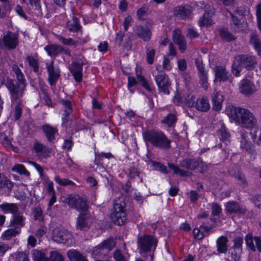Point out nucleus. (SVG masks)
Here are the masks:
<instances>
[{"mask_svg":"<svg viewBox=\"0 0 261 261\" xmlns=\"http://www.w3.org/2000/svg\"><path fill=\"white\" fill-rule=\"evenodd\" d=\"M230 118L243 127L251 128L257 123L254 115L248 110L232 107L229 114Z\"/></svg>","mask_w":261,"mask_h":261,"instance_id":"1","label":"nucleus"},{"mask_svg":"<svg viewBox=\"0 0 261 261\" xmlns=\"http://www.w3.org/2000/svg\"><path fill=\"white\" fill-rule=\"evenodd\" d=\"M143 137L146 143L154 147L167 149L171 147V140L161 131L149 130L143 133Z\"/></svg>","mask_w":261,"mask_h":261,"instance_id":"2","label":"nucleus"},{"mask_svg":"<svg viewBox=\"0 0 261 261\" xmlns=\"http://www.w3.org/2000/svg\"><path fill=\"white\" fill-rule=\"evenodd\" d=\"M157 244V239L152 235H144L139 237L138 239L139 253L142 255H149L151 261H153Z\"/></svg>","mask_w":261,"mask_h":261,"instance_id":"3","label":"nucleus"},{"mask_svg":"<svg viewBox=\"0 0 261 261\" xmlns=\"http://www.w3.org/2000/svg\"><path fill=\"white\" fill-rule=\"evenodd\" d=\"M124 198L120 197L114 200L113 208L112 210L111 218L115 224L123 225L127 220Z\"/></svg>","mask_w":261,"mask_h":261,"instance_id":"4","label":"nucleus"},{"mask_svg":"<svg viewBox=\"0 0 261 261\" xmlns=\"http://www.w3.org/2000/svg\"><path fill=\"white\" fill-rule=\"evenodd\" d=\"M5 85L10 92L12 102H21L20 98L24 95L26 83L17 82L16 85L13 80L8 79Z\"/></svg>","mask_w":261,"mask_h":261,"instance_id":"5","label":"nucleus"},{"mask_svg":"<svg viewBox=\"0 0 261 261\" xmlns=\"http://www.w3.org/2000/svg\"><path fill=\"white\" fill-rule=\"evenodd\" d=\"M65 202L69 206L77 211L87 212L89 208L87 201L78 194H71L66 198Z\"/></svg>","mask_w":261,"mask_h":261,"instance_id":"6","label":"nucleus"},{"mask_svg":"<svg viewBox=\"0 0 261 261\" xmlns=\"http://www.w3.org/2000/svg\"><path fill=\"white\" fill-rule=\"evenodd\" d=\"M93 222L91 214L87 212H81L79 215L76 222V228L78 230L85 231L88 229Z\"/></svg>","mask_w":261,"mask_h":261,"instance_id":"7","label":"nucleus"},{"mask_svg":"<svg viewBox=\"0 0 261 261\" xmlns=\"http://www.w3.org/2000/svg\"><path fill=\"white\" fill-rule=\"evenodd\" d=\"M180 166L191 170L198 169L201 173H204L207 168L206 164L200 160L191 159L184 160L180 162Z\"/></svg>","mask_w":261,"mask_h":261,"instance_id":"8","label":"nucleus"},{"mask_svg":"<svg viewBox=\"0 0 261 261\" xmlns=\"http://www.w3.org/2000/svg\"><path fill=\"white\" fill-rule=\"evenodd\" d=\"M52 239L58 243H66L71 239L72 234L70 231L63 228H56L52 232Z\"/></svg>","mask_w":261,"mask_h":261,"instance_id":"9","label":"nucleus"},{"mask_svg":"<svg viewBox=\"0 0 261 261\" xmlns=\"http://www.w3.org/2000/svg\"><path fill=\"white\" fill-rule=\"evenodd\" d=\"M154 80L159 91L164 94H169L171 84L169 81L168 76L164 73H160L154 76Z\"/></svg>","mask_w":261,"mask_h":261,"instance_id":"10","label":"nucleus"},{"mask_svg":"<svg viewBox=\"0 0 261 261\" xmlns=\"http://www.w3.org/2000/svg\"><path fill=\"white\" fill-rule=\"evenodd\" d=\"M18 37L17 33L8 32L3 38L5 47L8 49H15L18 44Z\"/></svg>","mask_w":261,"mask_h":261,"instance_id":"11","label":"nucleus"},{"mask_svg":"<svg viewBox=\"0 0 261 261\" xmlns=\"http://www.w3.org/2000/svg\"><path fill=\"white\" fill-rule=\"evenodd\" d=\"M243 67L248 70H252L257 63L256 59L254 56L249 55L241 54L236 56Z\"/></svg>","mask_w":261,"mask_h":261,"instance_id":"12","label":"nucleus"},{"mask_svg":"<svg viewBox=\"0 0 261 261\" xmlns=\"http://www.w3.org/2000/svg\"><path fill=\"white\" fill-rule=\"evenodd\" d=\"M46 67L48 74V81L50 85H55L60 77V70L55 68L54 61L46 63Z\"/></svg>","mask_w":261,"mask_h":261,"instance_id":"13","label":"nucleus"},{"mask_svg":"<svg viewBox=\"0 0 261 261\" xmlns=\"http://www.w3.org/2000/svg\"><path fill=\"white\" fill-rule=\"evenodd\" d=\"M84 64L85 62L82 59H78L71 64L70 72L76 82H80L82 80L83 65Z\"/></svg>","mask_w":261,"mask_h":261,"instance_id":"14","label":"nucleus"},{"mask_svg":"<svg viewBox=\"0 0 261 261\" xmlns=\"http://www.w3.org/2000/svg\"><path fill=\"white\" fill-rule=\"evenodd\" d=\"M33 149L39 158H47L51 153V148L37 140L35 141Z\"/></svg>","mask_w":261,"mask_h":261,"instance_id":"15","label":"nucleus"},{"mask_svg":"<svg viewBox=\"0 0 261 261\" xmlns=\"http://www.w3.org/2000/svg\"><path fill=\"white\" fill-rule=\"evenodd\" d=\"M239 89L240 93L246 96L250 95L256 91L254 84L247 79H243L241 81Z\"/></svg>","mask_w":261,"mask_h":261,"instance_id":"16","label":"nucleus"},{"mask_svg":"<svg viewBox=\"0 0 261 261\" xmlns=\"http://www.w3.org/2000/svg\"><path fill=\"white\" fill-rule=\"evenodd\" d=\"M225 206L226 212L229 214L234 213L239 215H244L247 212V210L245 207L240 206L236 201H234L227 202Z\"/></svg>","mask_w":261,"mask_h":261,"instance_id":"17","label":"nucleus"},{"mask_svg":"<svg viewBox=\"0 0 261 261\" xmlns=\"http://www.w3.org/2000/svg\"><path fill=\"white\" fill-rule=\"evenodd\" d=\"M172 37L174 43L178 45L180 51L184 53L187 48V45L184 37L181 35L180 31L177 29H175L172 33Z\"/></svg>","mask_w":261,"mask_h":261,"instance_id":"18","label":"nucleus"},{"mask_svg":"<svg viewBox=\"0 0 261 261\" xmlns=\"http://www.w3.org/2000/svg\"><path fill=\"white\" fill-rule=\"evenodd\" d=\"M135 33L139 38H141L144 41H149L151 38V31L148 28L144 27L142 25H139L136 26Z\"/></svg>","mask_w":261,"mask_h":261,"instance_id":"19","label":"nucleus"},{"mask_svg":"<svg viewBox=\"0 0 261 261\" xmlns=\"http://www.w3.org/2000/svg\"><path fill=\"white\" fill-rule=\"evenodd\" d=\"M215 73V81H226L229 79V73L225 67L217 66L214 69Z\"/></svg>","mask_w":261,"mask_h":261,"instance_id":"20","label":"nucleus"},{"mask_svg":"<svg viewBox=\"0 0 261 261\" xmlns=\"http://www.w3.org/2000/svg\"><path fill=\"white\" fill-rule=\"evenodd\" d=\"M228 240L225 236H221L216 241L217 251L219 253H226L228 251L227 243Z\"/></svg>","mask_w":261,"mask_h":261,"instance_id":"21","label":"nucleus"},{"mask_svg":"<svg viewBox=\"0 0 261 261\" xmlns=\"http://www.w3.org/2000/svg\"><path fill=\"white\" fill-rule=\"evenodd\" d=\"M25 217L18 212L13 215V218L10 222V226L19 227L21 229V228L25 225Z\"/></svg>","mask_w":261,"mask_h":261,"instance_id":"22","label":"nucleus"},{"mask_svg":"<svg viewBox=\"0 0 261 261\" xmlns=\"http://www.w3.org/2000/svg\"><path fill=\"white\" fill-rule=\"evenodd\" d=\"M42 129L48 141L51 142L55 139V134L58 132L56 127L45 124L42 125Z\"/></svg>","mask_w":261,"mask_h":261,"instance_id":"23","label":"nucleus"},{"mask_svg":"<svg viewBox=\"0 0 261 261\" xmlns=\"http://www.w3.org/2000/svg\"><path fill=\"white\" fill-rule=\"evenodd\" d=\"M195 107L198 111L207 112L210 109L208 99L205 97L198 98L195 102Z\"/></svg>","mask_w":261,"mask_h":261,"instance_id":"24","label":"nucleus"},{"mask_svg":"<svg viewBox=\"0 0 261 261\" xmlns=\"http://www.w3.org/2000/svg\"><path fill=\"white\" fill-rule=\"evenodd\" d=\"M249 44L251 45L259 56H261V41L258 35L255 34H251L249 40Z\"/></svg>","mask_w":261,"mask_h":261,"instance_id":"25","label":"nucleus"},{"mask_svg":"<svg viewBox=\"0 0 261 261\" xmlns=\"http://www.w3.org/2000/svg\"><path fill=\"white\" fill-rule=\"evenodd\" d=\"M213 109L215 111H220L221 109L223 97L219 92L214 91L212 95Z\"/></svg>","mask_w":261,"mask_h":261,"instance_id":"26","label":"nucleus"},{"mask_svg":"<svg viewBox=\"0 0 261 261\" xmlns=\"http://www.w3.org/2000/svg\"><path fill=\"white\" fill-rule=\"evenodd\" d=\"M45 50L50 57H56L63 51L62 46L57 44H49L44 47Z\"/></svg>","mask_w":261,"mask_h":261,"instance_id":"27","label":"nucleus"},{"mask_svg":"<svg viewBox=\"0 0 261 261\" xmlns=\"http://www.w3.org/2000/svg\"><path fill=\"white\" fill-rule=\"evenodd\" d=\"M67 30L71 32H78L81 31L82 26L80 23L79 19L76 16H73L72 19L67 23Z\"/></svg>","mask_w":261,"mask_h":261,"instance_id":"28","label":"nucleus"},{"mask_svg":"<svg viewBox=\"0 0 261 261\" xmlns=\"http://www.w3.org/2000/svg\"><path fill=\"white\" fill-rule=\"evenodd\" d=\"M67 255L70 261H88L84 255L75 249L68 251Z\"/></svg>","mask_w":261,"mask_h":261,"instance_id":"29","label":"nucleus"},{"mask_svg":"<svg viewBox=\"0 0 261 261\" xmlns=\"http://www.w3.org/2000/svg\"><path fill=\"white\" fill-rule=\"evenodd\" d=\"M204 8L205 9H208V8H210L209 9V12H207V11L206 12H205L203 16H201L199 21H198V23H199V24L200 27H203V26H209L211 24V19L210 17V14L211 13H213V10H211V6H204Z\"/></svg>","mask_w":261,"mask_h":261,"instance_id":"30","label":"nucleus"},{"mask_svg":"<svg viewBox=\"0 0 261 261\" xmlns=\"http://www.w3.org/2000/svg\"><path fill=\"white\" fill-rule=\"evenodd\" d=\"M93 258H100L106 256L108 252L101 243L90 251Z\"/></svg>","mask_w":261,"mask_h":261,"instance_id":"31","label":"nucleus"},{"mask_svg":"<svg viewBox=\"0 0 261 261\" xmlns=\"http://www.w3.org/2000/svg\"><path fill=\"white\" fill-rule=\"evenodd\" d=\"M21 229L19 227H13L5 230L1 236L3 240H9L12 237H15L20 233Z\"/></svg>","mask_w":261,"mask_h":261,"instance_id":"32","label":"nucleus"},{"mask_svg":"<svg viewBox=\"0 0 261 261\" xmlns=\"http://www.w3.org/2000/svg\"><path fill=\"white\" fill-rule=\"evenodd\" d=\"M174 14L179 19H185L189 16L191 14V11L188 6H178L176 7L174 10Z\"/></svg>","mask_w":261,"mask_h":261,"instance_id":"33","label":"nucleus"},{"mask_svg":"<svg viewBox=\"0 0 261 261\" xmlns=\"http://www.w3.org/2000/svg\"><path fill=\"white\" fill-rule=\"evenodd\" d=\"M0 208L5 214L11 213L14 215L18 212V207L17 204L4 202L0 205Z\"/></svg>","mask_w":261,"mask_h":261,"instance_id":"34","label":"nucleus"},{"mask_svg":"<svg viewBox=\"0 0 261 261\" xmlns=\"http://www.w3.org/2000/svg\"><path fill=\"white\" fill-rule=\"evenodd\" d=\"M219 125L220 127H219L218 131V135L219 136L220 139H221L223 142H225V143L227 144L230 134L227 132L226 128L223 122L220 121Z\"/></svg>","mask_w":261,"mask_h":261,"instance_id":"35","label":"nucleus"},{"mask_svg":"<svg viewBox=\"0 0 261 261\" xmlns=\"http://www.w3.org/2000/svg\"><path fill=\"white\" fill-rule=\"evenodd\" d=\"M242 251L230 249L228 253L227 261H241V257Z\"/></svg>","mask_w":261,"mask_h":261,"instance_id":"36","label":"nucleus"},{"mask_svg":"<svg viewBox=\"0 0 261 261\" xmlns=\"http://www.w3.org/2000/svg\"><path fill=\"white\" fill-rule=\"evenodd\" d=\"M241 147L249 153H251L253 150V145L251 144L250 142L248 141V139H247L244 135L242 136Z\"/></svg>","mask_w":261,"mask_h":261,"instance_id":"37","label":"nucleus"},{"mask_svg":"<svg viewBox=\"0 0 261 261\" xmlns=\"http://www.w3.org/2000/svg\"><path fill=\"white\" fill-rule=\"evenodd\" d=\"M12 70L15 73L18 83L23 82L26 83L24 74L22 72L21 69L16 64H13L12 66Z\"/></svg>","mask_w":261,"mask_h":261,"instance_id":"38","label":"nucleus"},{"mask_svg":"<svg viewBox=\"0 0 261 261\" xmlns=\"http://www.w3.org/2000/svg\"><path fill=\"white\" fill-rule=\"evenodd\" d=\"M242 67H243L235 57L234 60L231 67V72L236 76H240V73L242 70Z\"/></svg>","mask_w":261,"mask_h":261,"instance_id":"39","label":"nucleus"},{"mask_svg":"<svg viewBox=\"0 0 261 261\" xmlns=\"http://www.w3.org/2000/svg\"><path fill=\"white\" fill-rule=\"evenodd\" d=\"M176 121V116L172 113H170L162 120V123L167 124L169 127H171L175 124Z\"/></svg>","mask_w":261,"mask_h":261,"instance_id":"40","label":"nucleus"},{"mask_svg":"<svg viewBox=\"0 0 261 261\" xmlns=\"http://www.w3.org/2000/svg\"><path fill=\"white\" fill-rule=\"evenodd\" d=\"M116 244V242L113 238H109L101 243L108 253L115 247Z\"/></svg>","mask_w":261,"mask_h":261,"instance_id":"41","label":"nucleus"},{"mask_svg":"<svg viewBox=\"0 0 261 261\" xmlns=\"http://www.w3.org/2000/svg\"><path fill=\"white\" fill-rule=\"evenodd\" d=\"M198 75L200 78L201 85L204 90L208 88L207 74L205 69L198 71Z\"/></svg>","mask_w":261,"mask_h":261,"instance_id":"42","label":"nucleus"},{"mask_svg":"<svg viewBox=\"0 0 261 261\" xmlns=\"http://www.w3.org/2000/svg\"><path fill=\"white\" fill-rule=\"evenodd\" d=\"M26 60L34 72H38L39 71V64L37 60L31 56H28Z\"/></svg>","mask_w":261,"mask_h":261,"instance_id":"43","label":"nucleus"},{"mask_svg":"<svg viewBox=\"0 0 261 261\" xmlns=\"http://www.w3.org/2000/svg\"><path fill=\"white\" fill-rule=\"evenodd\" d=\"M5 186H6L9 189H11L13 188V185L3 174L0 173V190Z\"/></svg>","mask_w":261,"mask_h":261,"instance_id":"44","label":"nucleus"},{"mask_svg":"<svg viewBox=\"0 0 261 261\" xmlns=\"http://www.w3.org/2000/svg\"><path fill=\"white\" fill-rule=\"evenodd\" d=\"M232 17V22L231 25L232 28L235 32H239L242 30L241 23L240 20L236 17L234 15L231 14Z\"/></svg>","mask_w":261,"mask_h":261,"instance_id":"45","label":"nucleus"},{"mask_svg":"<svg viewBox=\"0 0 261 261\" xmlns=\"http://www.w3.org/2000/svg\"><path fill=\"white\" fill-rule=\"evenodd\" d=\"M146 61L149 64H152L154 61L155 50L152 47H148L146 49Z\"/></svg>","mask_w":261,"mask_h":261,"instance_id":"46","label":"nucleus"},{"mask_svg":"<svg viewBox=\"0 0 261 261\" xmlns=\"http://www.w3.org/2000/svg\"><path fill=\"white\" fill-rule=\"evenodd\" d=\"M23 105L21 102H17L13 115L14 121L18 120L21 116Z\"/></svg>","mask_w":261,"mask_h":261,"instance_id":"47","label":"nucleus"},{"mask_svg":"<svg viewBox=\"0 0 261 261\" xmlns=\"http://www.w3.org/2000/svg\"><path fill=\"white\" fill-rule=\"evenodd\" d=\"M219 35L222 39L227 41H231L235 39L233 36L225 29H222L220 30Z\"/></svg>","mask_w":261,"mask_h":261,"instance_id":"48","label":"nucleus"},{"mask_svg":"<svg viewBox=\"0 0 261 261\" xmlns=\"http://www.w3.org/2000/svg\"><path fill=\"white\" fill-rule=\"evenodd\" d=\"M12 170L14 172L19 173L20 174H23L27 176H29L30 175L29 172L25 168L24 166L21 164L16 165L12 168Z\"/></svg>","mask_w":261,"mask_h":261,"instance_id":"49","label":"nucleus"},{"mask_svg":"<svg viewBox=\"0 0 261 261\" xmlns=\"http://www.w3.org/2000/svg\"><path fill=\"white\" fill-rule=\"evenodd\" d=\"M233 245L230 248L231 249L239 250L240 251H242V246L243 243V239L242 237H238L236 238L233 240Z\"/></svg>","mask_w":261,"mask_h":261,"instance_id":"50","label":"nucleus"},{"mask_svg":"<svg viewBox=\"0 0 261 261\" xmlns=\"http://www.w3.org/2000/svg\"><path fill=\"white\" fill-rule=\"evenodd\" d=\"M57 38L63 44L66 45H76V42L72 38H66L64 37L58 35L56 36Z\"/></svg>","mask_w":261,"mask_h":261,"instance_id":"51","label":"nucleus"},{"mask_svg":"<svg viewBox=\"0 0 261 261\" xmlns=\"http://www.w3.org/2000/svg\"><path fill=\"white\" fill-rule=\"evenodd\" d=\"M48 261H64L62 255L58 251H51Z\"/></svg>","mask_w":261,"mask_h":261,"instance_id":"52","label":"nucleus"},{"mask_svg":"<svg viewBox=\"0 0 261 261\" xmlns=\"http://www.w3.org/2000/svg\"><path fill=\"white\" fill-rule=\"evenodd\" d=\"M55 180L60 186H65L74 185V183L72 180L66 178L61 179L59 176H55Z\"/></svg>","mask_w":261,"mask_h":261,"instance_id":"53","label":"nucleus"},{"mask_svg":"<svg viewBox=\"0 0 261 261\" xmlns=\"http://www.w3.org/2000/svg\"><path fill=\"white\" fill-rule=\"evenodd\" d=\"M168 167L169 168L171 169L175 174H178L181 176L189 175L188 172L180 169L179 167L172 164H168Z\"/></svg>","mask_w":261,"mask_h":261,"instance_id":"54","label":"nucleus"},{"mask_svg":"<svg viewBox=\"0 0 261 261\" xmlns=\"http://www.w3.org/2000/svg\"><path fill=\"white\" fill-rule=\"evenodd\" d=\"M245 242L247 245V246L249 248V249L255 252L256 251V247L253 243V240L252 238V236L250 234H247L245 237Z\"/></svg>","mask_w":261,"mask_h":261,"instance_id":"55","label":"nucleus"},{"mask_svg":"<svg viewBox=\"0 0 261 261\" xmlns=\"http://www.w3.org/2000/svg\"><path fill=\"white\" fill-rule=\"evenodd\" d=\"M113 256L115 261H128L119 249L114 251Z\"/></svg>","mask_w":261,"mask_h":261,"instance_id":"56","label":"nucleus"},{"mask_svg":"<svg viewBox=\"0 0 261 261\" xmlns=\"http://www.w3.org/2000/svg\"><path fill=\"white\" fill-rule=\"evenodd\" d=\"M34 259L35 261H48L45 254L39 251H35L33 254Z\"/></svg>","mask_w":261,"mask_h":261,"instance_id":"57","label":"nucleus"},{"mask_svg":"<svg viewBox=\"0 0 261 261\" xmlns=\"http://www.w3.org/2000/svg\"><path fill=\"white\" fill-rule=\"evenodd\" d=\"M212 213L214 216H218L222 212L221 205L217 203H212L211 204Z\"/></svg>","mask_w":261,"mask_h":261,"instance_id":"58","label":"nucleus"},{"mask_svg":"<svg viewBox=\"0 0 261 261\" xmlns=\"http://www.w3.org/2000/svg\"><path fill=\"white\" fill-rule=\"evenodd\" d=\"M136 75L138 81L141 83V85L143 87H144L146 90L148 91H151V89L149 87L147 80L145 79L143 75H142L140 73H138V72H137Z\"/></svg>","mask_w":261,"mask_h":261,"instance_id":"59","label":"nucleus"},{"mask_svg":"<svg viewBox=\"0 0 261 261\" xmlns=\"http://www.w3.org/2000/svg\"><path fill=\"white\" fill-rule=\"evenodd\" d=\"M152 166L154 168L155 170H159L164 173H168V170L166 166L159 162H157L155 161L153 162H152Z\"/></svg>","mask_w":261,"mask_h":261,"instance_id":"60","label":"nucleus"},{"mask_svg":"<svg viewBox=\"0 0 261 261\" xmlns=\"http://www.w3.org/2000/svg\"><path fill=\"white\" fill-rule=\"evenodd\" d=\"M148 9L146 6H143L137 12L138 18L140 20L143 19V17L146 15Z\"/></svg>","mask_w":261,"mask_h":261,"instance_id":"61","label":"nucleus"},{"mask_svg":"<svg viewBox=\"0 0 261 261\" xmlns=\"http://www.w3.org/2000/svg\"><path fill=\"white\" fill-rule=\"evenodd\" d=\"M235 178L240 181V185L243 187H245L247 186V182L243 174L241 173H238L235 175Z\"/></svg>","mask_w":261,"mask_h":261,"instance_id":"62","label":"nucleus"},{"mask_svg":"<svg viewBox=\"0 0 261 261\" xmlns=\"http://www.w3.org/2000/svg\"><path fill=\"white\" fill-rule=\"evenodd\" d=\"M15 261H29L27 254L23 252H17L15 253Z\"/></svg>","mask_w":261,"mask_h":261,"instance_id":"63","label":"nucleus"},{"mask_svg":"<svg viewBox=\"0 0 261 261\" xmlns=\"http://www.w3.org/2000/svg\"><path fill=\"white\" fill-rule=\"evenodd\" d=\"M47 232V228L44 225H41L39 228H38L36 232L35 236L38 238H40L46 234Z\"/></svg>","mask_w":261,"mask_h":261,"instance_id":"64","label":"nucleus"}]
</instances>
